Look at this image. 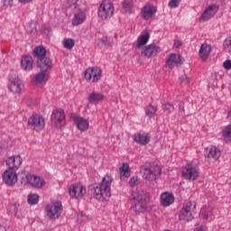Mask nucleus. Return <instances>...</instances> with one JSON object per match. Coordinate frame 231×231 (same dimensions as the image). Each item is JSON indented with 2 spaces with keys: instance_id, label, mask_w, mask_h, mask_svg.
Segmentation results:
<instances>
[{
  "instance_id": "obj_30",
  "label": "nucleus",
  "mask_w": 231,
  "mask_h": 231,
  "mask_svg": "<svg viewBox=\"0 0 231 231\" xmlns=\"http://www.w3.org/2000/svg\"><path fill=\"white\" fill-rule=\"evenodd\" d=\"M104 98H106V96H104V94L98 92H92L88 96V102L90 104H98V102L104 101Z\"/></svg>"
},
{
  "instance_id": "obj_46",
  "label": "nucleus",
  "mask_w": 231,
  "mask_h": 231,
  "mask_svg": "<svg viewBox=\"0 0 231 231\" xmlns=\"http://www.w3.org/2000/svg\"><path fill=\"white\" fill-rule=\"evenodd\" d=\"M138 183V177L134 176V177H132L129 180V185L131 187H134L136 184Z\"/></svg>"
},
{
  "instance_id": "obj_6",
  "label": "nucleus",
  "mask_w": 231,
  "mask_h": 231,
  "mask_svg": "<svg viewBox=\"0 0 231 231\" xmlns=\"http://www.w3.org/2000/svg\"><path fill=\"white\" fill-rule=\"evenodd\" d=\"M84 77L87 82L97 84V82L102 79V69L98 67H89L85 70Z\"/></svg>"
},
{
  "instance_id": "obj_20",
  "label": "nucleus",
  "mask_w": 231,
  "mask_h": 231,
  "mask_svg": "<svg viewBox=\"0 0 231 231\" xmlns=\"http://www.w3.org/2000/svg\"><path fill=\"white\" fill-rule=\"evenodd\" d=\"M181 64H183V57H181V55L171 53L166 60V66L170 68V69L176 68V66H181Z\"/></svg>"
},
{
  "instance_id": "obj_52",
  "label": "nucleus",
  "mask_w": 231,
  "mask_h": 231,
  "mask_svg": "<svg viewBox=\"0 0 231 231\" xmlns=\"http://www.w3.org/2000/svg\"><path fill=\"white\" fill-rule=\"evenodd\" d=\"M227 116H228V118H231V110L228 111Z\"/></svg>"
},
{
  "instance_id": "obj_42",
  "label": "nucleus",
  "mask_w": 231,
  "mask_h": 231,
  "mask_svg": "<svg viewBox=\"0 0 231 231\" xmlns=\"http://www.w3.org/2000/svg\"><path fill=\"white\" fill-rule=\"evenodd\" d=\"M78 1L79 0H68L69 8H70V10H77V8H79Z\"/></svg>"
},
{
  "instance_id": "obj_7",
  "label": "nucleus",
  "mask_w": 231,
  "mask_h": 231,
  "mask_svg": "<svg viewBox=\"0 0 231 231\" xmlns=\"http://www.w3.org/2000/svg\"><path fill=\"white\" fill-rule=\"evenodd\" d=\"M182 178L189 181H196L199 178V168L194 164H188L182 169Z\"/></svg>"
},
{
  "instance_id": "obj_27",
  "label": "nucleus",
  "mask_w": 231,
  "mask_h": 231,
  "mask_svg": "<svg viewBox=\"0 0 231 231\" xmlns=\"http://www.w3.org/2000/svg\"><path fill=\"white\" fill-rule=\"evenodd\" d=\"M33 84L36 86L38 84H46L48 82V73L47 71L41 70V72L37 73L32 79Z\"/></svg>"
},
{
  "instance_id": "obj_10",
  "label": "nucleus",
  "mask_w": 231,
  "mask_h": 231,
  "mask_svg": "<svg viewBox=\"0 0 231 231\" xmlns=\"http://www.w3.org/2000/svg\"><path fill=\"white\" fill-rule=\"evenodd\" d=\"M51 120L55 124V125H59V127H62V125H66V113L62 108H57L52 111L51 116Z\"/></svg>"
},
{
  "instance_id": "obj_17",
  "label": "nucleus",
  "mask_w": 231,
  "mask_h": 231,
  "mask_svg": "<svg viewBox=\"0 0 231 231\" xmlns=\"http://www.w3.org/2000/svg\"><path fill=\"white\" fill-rule=\"evenodd\" d=\"M5 163L9 171H16L23 165V158L19 155L11 156L7 158Z\"/></svg>"
},
{
  "instance_id": "obj_41",
  "label": "nucleus",
  "mask_w": 231,
  "mask_h": 231,
  "mask_svg": "<svg viewBox=\"0 0 231 231\" xmlns=\"http://www.w3.org/2000/svg\"><path fill=\"white\" fill-rule=\"evenodd\" d=\"M162 109L163 111H166L168 115H171V113L174 111V106L171 103H165L164 105H162Z\"/></svg>"
},
{
  "instance_id": "obj_48",
  "label": "nucleus",
  "mask_w": 231,
  "mask_h": 231,
  "mask_svg": "<svg viewBox=\"0 0 231 231\" xmlns=\"http://www.w3.org/2000/svg\"><path fill=\"white\" fill-rule=\"evenodd\" d=\"M5 151V143L3 142H0V155L3 154Z\"/></svg>"
},
{
  "instance_id": "obj_26",
  "label": "nucleus",
  "mask_w": 231,
  "mask_h": 231,
  "mask_svg": "<svg viewBox=\"0 0 231 231\" xmlns=\"http://www.w3.org/2000/svg\"><path fill=\"white\" fill-rule=\"evenodd\" d=\"M86 21V13L84 10H79V13H76L74 14V17L72 19V26H79L82 24Z\"/></svg>"
},
{
  "instance_id": "obj_47",
  "label": "nucleus",
  "mask_w": 231,
  "mask_h": 231,
  "mask_svg": "<svg viewBox=\"0 0 231 231\" xmlns=\"http://www.w3.org/2000/svg\"><path fill=\"white\" fill-rule=\"evenodd\" d=\"M223 67L225 68V69H231V60H226V61H224Z\"/></svg>"
},
{
  "instance_id": "obj_9",
  "label": "nucleus",
  "mask_w": 231,
  "mask_h": 231,
  "mask_svg": "<svg viewBox=\"0 0 231 231\" xmlns=\"http://www.w3.org/2000/svg\"><path fill=\"white\" fill-rule=\"evenodd\" d=\"M115 12V7L113 4L108 1L103 2L98 7V17L101 19H109L113 17V14Z\"/></svg>"
},
{
  "instance_id": "obj_18",
  "label": "nucleus",
  "mask_w": 231,
  "mask_h": 231,
  "mask_svg": "<svg viewBox=\"0 0 231 231\" xmlns=\"http://www.w3.org/2000/svg\"><path fill=\"white\" fill-rule=\"evenodd\" d=\"M25 180L27 183L32 185V187H34V189H42V187L46 185V182L44 181V180L41 179V177H37L30 173H27L25 175Z\"/></svg>"
},
{
  "instance_id": "obj_13",
  "label": "nucleus",
  "mask_w": 231,
  "mask_h": 231,
  "mask_svg": "<svg viewBox=\"0 0 231 231\" xmlns=\"http://www.w3.org/2000/svg\"><path fill=\"white\" fill-rule=\"evenodd\" d=\"M161 49L156 44L152 43L150 45H146L141 52V55L145 59H151V57H156L158 53H160Z\"/></svg>"
},
{
  "instance_id": "obj_12",
  "label": "nucleus",
  "mask_w": 231,
  "mask_h": 231,
  "mask_svg": "<svg viewBox=\"0 0 231 231\" xmlns=\"http://www.w3.org/2000/svg\"><path fill=\"white\" fill-rule=\"evenodd\" d=\"M9 90L12 93H17L18 95L23 91V88H24V84H23V80L19 79L17 77L10 76L9 77Z\"/></svg>"
},
{
  "instance_id": "obj_40",
  "label": "nucleus",
  "mask_w": 231,
  "mask_h": 231,
  "mask_svg": "<svg viewBox=\"0 0 231 231\" xmlns=\"http://www.w3.org/2000/svg\"><path fill=\"white\" fill-rule=\"evenodd\" d=\"M224 50L231 55V37L224 41Z\"/></svg>"
},
{
  "instance_id": "obj_5",
  "label": "nucleus",
  "mask_w": 231,
  "mask_h": 231,
  "mask_svg": "<svg viewBox=\"0 0 231 231\" xmlns=\"http://www.w3.org/2000/svg\"><path fill=\"white\" fill-rule=\"evenodd\" d=\"M27 125L29 129H32V131L40 133V131H42L46 125V119L39 114H32L28 119Z\"/></svg>"
},
{
  "instance_id": "obj_51",
  "label": "nucleus",
  "mask_w": 231,
  "mask_h": 231,
  "mask_svg": "<svg viewBox=\"0 0 231 231\" xmlns=\"http://www.w3.org/2000/svg\"><path fill=\"white\" fill-rule=\"evenodd\" d=\"M175 46L176 48H180V46H181V42H175Z\"/></svg>"
},
{
  "instance_id": "obj_44",
  "label": "nucleus",
  "mask_w": 231,
  "mask_h": 231,
  "mask_svg": "<svg viewBox=\"0 0 231 231\" xmlns=\"http://www.w3.org/2000/svg\"><path fill=\"white\" fill-rule=\"evenodd\" d=\"M180 82L182 84H189V82H190V78L189 76H187L186 74L182 75L180 78Z\"/></svg>"
},
{
  "instance_id": "obj_45",
  "label": "nucleus",
  "mask_w": 231,
  "mask_h": 231,
  "mask_svg": "<svg viewBox=\"0 0 231 231\" xmlns=\"http://www.w3.org/2000/svg\"><path fill=\"white\" fill-rule=\"evenodd\" d=\"M3 6H5L6 8L9 6L12 8V6H14V0H3Z\"/></svg>"
},
{
  "instance_id": "obj_36",
  "label": "nucleus",
  "mask_w": 231,
  "mask_h": 231,
  "mask_svg": "<svg viewBox=\"0 0 231 231\" xmlns=\"http://www.w3.org/2000/svg\"><path fill=\"white\" fill-rule=\"evenodd\" d=\"M63 46L64 48H66V50H73V48L75 47V40L70 38L65 40Z\"/></svg>"
},
{
  "instance_id": "obj_25",
  "label": "nucleus",
  "mask_w": 231,
  "mask_h": 231,
  "mask_svg": "<svg viewBox=\"0 0 231 231\" xmlns=\"http://www.w3.org/2000/svg\"><path fill=\"white\" fill-rule=\"evenodd\" d=\"M174 203V195L172 193L164 192L161 195V205L162 207H169Z\"/></svg>"
},
{
  "instance_id": "obj_8",
  "label": "nucleus",
  "mask_w": 231,
  "mask_h": 231,
  "mask_svg": "<svg viewBox=\"0 0 231 231\" xmlns=\"http://www.w3.org/2000/svg\"><path fill=\"white\" fill-rule=\"evenodd\" d=\"M46 212L50 219H59L62 214V202L56 201L46 206Z\"/></svg>"
},
{
  "instance_id": "obj_31",
  "label": "nucleus",
  "mask_w": 231,
  "mask_h": 231,
  "mask_svg": "<svg viewBox=\"0 0 231 231\" xmlns=\"http://www.w3.org/2000/svg\"><path fill=\"white\" fill-rule=\"evenodd\" d=\"M200 216L206 221H212V219H214V214L212 213V208H203L200 211Z\"/></svg>"
},
{
  "instance_id": "obj_15",
  "label": "nucleus",
  "mask_w": 231,
  "mask_h": 231,
  "mask_svg": "<svg viewBox=\"0 0 231 231\" xmlns=\"http://www.w3.org/2000/svg\"><path fill=\"white\" fill-rule=\"evenodd\" d=\"M156 6L151 4H146L141 10V16L144 21H149V19H152V17L156 15Z\"/></svg>"
},
{
  "instance_id": "obj_43",
  "label": "nucleus",
  "mask_w": 231,
  "mask_h": 231,
  "mask_svg": "<svg viewBox=\"0 0 231 231\" xmlns=\"http://www.w3.org/2000/svg\"><path fill=\"white\" fill-rule=\"evenodd\" d=\"M180 3H181V0H171L169 2V6L170 8H178Z\"/></svg>"
},
{
  "instance_id": "obj_14",
  "label": "nucleus",
  "mask_w": 231,
  "mask_h": 231,
  "mask_svg": "<svg viewBox=\"0 0 231 231\" xmlns=\"http://www.w3.org/2000/svg\"><path fill=\"white\" fill-rule=\"evenodd\" d=\"M70 118L73 120L76 127H78L79 131L86 132L87 129H89V121L84 119V117L72 114Z\"/></svg>"
},
{
  "instance_id": "obj_21",
  "label": "nucleus",
  "mask_w": 231,
  "mask_h": 231,
  "mask_svg": "<svg viewBox=\"0 0 231 231\" xmlns=\"http://www.w3.org/2000/svg\"><path fill=\"white\" fill-rule=\"evenodd\" d=\"M36 64L42 71H48L53 67V61H51V59L47 56L36 60Z\"/></svg>"
},
{
  "instance_id": "obj_35",
  "label": "nucleus",
  "mask_w": 231,
  "mask_h": 231,
  "mask_svg": "<svg viewBox=\"0 0 231 231\" xmlns=\"http://www.w3.org/2000/svg\"><path fill=\"white\" fill-rule=\"evenodd\" d=\"M224 140L226 143L231 141V125H227L223 131Z\"/></svg>"
},
{
  "instance_id": "obj_11",
  "label": "nucleus",
  "mask_w": 231,
  "mask_h": 231,
  "mask_svg": "<svg viewBox=\"0 0 231 231\" xmlns=\"http://www.w3.org/2000/svg\"><path fill=\"white\" fill-rule=\"evenodd\" d=\"M69 193L71 198L81 199V198H84V194H86V188L82 184H73L69 187Z\"/></svg>"
},
{
  "instance_id": "obj_33",
  "label": "nucleus",
  "mask_w": 231,
  "mask_h": 231,
  "mask_svg": "<svg viewBox=\"0 0 231 231\" xmlns=\"http://www.w3.org/2000/svg\"><path fill=\"white\" fill-rule=\"evenodd\" d=\"M145 115L148 118H154V115L158 112V106H152V104H149L144 108Z\"/></svg>"
},
{
  "instance_id": "obj_23",
  "label": "nucleus",
  "mask_w": 231,
  "mask_h": 231,
  "mask_svg": "<svg viewBox=\"0 0 231 231\" xmlns=\"http://www.w3.org/2000/svg\"><path fill=\"white\" fill-rule=\"evenodd\" d=\"M21 68L24 71H32L33 69V58L32 56H23L21 60Z\"/></svg>"
},
{
  "instance_id": "obj_2",
  "label": "nucleus",
  "mask_w": 231,
  "mask_h": 231,
  "mask_svg": "<svg viewBox=\"0 0 231 231\" xmlns=\"http://www.w3.org/2000/svg\"><path fill=\"white\" fill-rule=\"evenodd\" d=\"M111 183H113V178L109 175H106L101 183L94 184V198L98 201H104L111 196Z\"/></svg>"
},
{
  "instance_id": "obj_19",
  "label": "nucleus",
  "mask_w": 231,
  "mask_h": 231,
  "mask_svg": "<svg viewBox=\"0 0 231 231\" xmlns=\"http://www.w3.org/2000/svg\"><path fill=\"white\" fill-rule=\"evenodd\" d=\"M3 180L9 187L17 183V172L14 170H6L3 174Z\"/></svg>"
},
{
  "instance_id": "obj_34",
  "label": "nucleus",
  "mask_w": 231,
  "mask_h": 231,
  "mask_svg": "<svg viewBox=\"0 0 231 231\" xmlns=\"http://www.w3.org/2000/svg\"><path fill=\"white\" fill-rule=\"evenodd\" d=\"M121 180H124L125 178H129L131 176V173L129 171V164L124 163L122 167L119 169Z\"/></svg>"
},
{
  "instance_id": "obj_1",
  "label": "nucleus",
  "mask_w": 231,
  "mask_h": 231,
  "mask_svg": "<svg viewBox=\"0 0 231 231\" xmlns=\"http://www.w3.org/2000/svg\"><path fill=\"white\" fill-rule=\"evenodd\" d=\"M130 201H134V205L131 207V210L135 214H140L147 210V203H149V193L144 190L132 191Z\"/></svg>"
},
{
  "instance_id": "obj_50",
  "label": "nucleus",
  "mask_w": 231,
  "mask_h": 231,
  "mask_svg": "<svg viewBox=\"0 0 231 231\" xmlns=\"http://www.w3.org/2000/svg\"><path fill=\"white\" fill-rule=\"evenodd\" d=\"M0 231H6V227L3 225H0Z\"/></svg>"
},
{
  "instance_id": "obj_24",
  "label": "nucleus",
  "mask_w": 231,
  "mask_h": 231,
  "mask_svg": "<svg viewBox=\"0 0 231 231\" xmlns=\"http://www.w3.org/2000/svg\"><path fill=\"white\" fill-rule=\"evenodd\" d=\"M134 142H136V143H139V145H147V143L151 142V136L149 135V134L145 133L135 134Z\"/></svg>"
},
{
  "instance_id": "obj_32",
  "label": "nucleus",
  "mask_w": 231,
  "mask_h": 231,
  "mask_svg": "<svg viewBox=\"0 0 231 231\" xmlns=\"http://www.w3.org/2000/svg\"><path fill=\"white\" fill-rule=\"evenodd\" d=\"M150 38L151 35L149 34V32L140 35L137 39L136 48L140 49L142 48V46H145V44L149 42Z\"/></svg>"
},
{
  "instance_id": "obj_49",
  "label": "nucleus",
  "mask_w": 231,
  "mask_h": 231,
  "mask_svg": "<svg viewBox=\"0 0 231 231\" xmlns=\"http://www.w3.org/2000/svg\"><path fill=\"white\" fill-rule=\"evenodd\" d=\"M33 0H19V3H22L23 5H26L28 3H32Z\"/></svg>"
},
{
  "instance_id": "obj_3",
  "label": "nucleus",
  "mask_w": 231,
  "mask_h": 231,
  "mask_svg": "<svg viewBox=\"0 0 231 231\" xmlns=\"http://www.w3.org/2000/svg\"><path fill=\"white\" fill-rule=\"evenodd\" d=\"M141 174L144 180L154 181L162 176V168L157 164L146 162L141 167Z\"/></svg>"
},
{
  "instance_id": "obj_37",
  "label": "nucleus",
  "mask_w": 231,
  "mask_h": 231,
  "mask_svg": "<svg viewBox=\"0 0 231 231\" xmlns=\"http://www.w3.org/2000/svg\"><path fill=\"white\" fill-rule=\"evenodd\" d=\"M28 203H30V205H37V203H39V195L38 194L29 195Z\"/></svg>"
},
{
  "instance_id": "obj_28",
  "label": "nucleus",
  "mask_w": 231,
  "mask_h": 231,
  "mask_svg": "<svg viewBox=\"0 0 231 231\" xmlns=\"http://www.w3.org/2000/svg\"><path fill=\"white\" fill-rule=\"evenodd\" d=\"M46 48L42 45L37 46L32 51L33 58L37 60H41V59L46 57Z\"/></svg>"
},
{
  "instance_id": "obj_16",
  "label": "nucleus",
  "mask_w": 231,
  "mask_h": 231,
  "mask_svg": "<svg viewBox=\"0 0 231 231\" xmlns=\"http://www.w3.org/2000/svg\"><path fill=\"white\" fill-rule=\"evenodd\" d=\"M217 10H219V6L217 5H209L200 15L199 21L200 23H205V21H208L212 19L213 16L217 14Z\"/></svg>"
},
{
  "instance_id": "obj_38",
  "label": "nucleus",
  "mask_w": 231,
  "mask_h": 231,
  "mask_svg": "<svg viewBox=\"0 0 231 231\" xmlns=\"http://www.w3.org/2000/svg\"><path fill=\"white\" fill-rule=\"evenodd\" d=\"M122 5L125 12H131V9L133 8V2L131 0H125L122 2Z\"/></svg>"
},
{
  "instance_id": "obj_29",
  "label": "nucleus",
  "mask_w": 231,
  "mask_h": 231,
  "mask_svg": "<svg viewBox=\"0 0 231 231\" xmlns=\"http://www.w3.org/2000/svg\"><path fill=\"white\" fill-rule=\"evenodd\" d=\"M211 50H212V48L210 47V45H208L207 43H203L200 46V49L199 51V55L200 59L202 60H207L208 59V56L210 55Z\"/></svg>"
},
{
  "instance_id": "obj_39",
  "label": "nucleus",
  "mask_w": 231,
  "mask_h": 231,
  "mask_svg": "<svg viewBox=\"0 0 231 231\" xmlns=\"http://www.w3.org/2000/svg\"><path fill=\"white\" fill-rule=\"evenodd\" d=\"M99 42L101 44H104V46H113V40L107 36H105L99 40Z\"/></svg>"
},
{
  "instance_id": "obj_4",
  "label": "nucleus",
  "mask_w": 231,
  "mask_h": 231,
  "mask_svg": "<svg viewBox=\"0 0 231 231\" xmlns=\"http://www.w3.org/2000/svg\"><path fill=\"white\" fill-rule=\"evenodd\" d=\"M196 209V202L188 201L186 205L180 210L179 219L183 223H189L194 219V210Z\"/></svg>"
},
{
  "instance_id": "obj_22",
  "label": "nucleus",
  "mask_w": 231,
  "mask_h": 231,
  "mask_svg": "<svg viewBox=\"0 0 231 231\" xmlns=\"http://www.w3.org/2000/svg\"><path fill=\"white\" fill-rule=\"evenodd\" d=\"M205 157L209 160H219L221 157V151H219L216 146H211L206 149Z\"/></svg>"
}]
</instances>
